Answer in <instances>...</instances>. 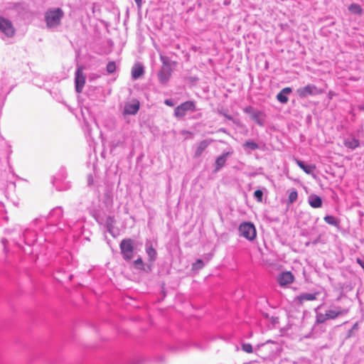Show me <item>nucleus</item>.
Here are the masks:
<instances>
[{
	"label": "nucleus",
	"mask_w": 364,
	"mask_h": 364,
	"mask_svg": "<svg viewBox=\"0 0 364 364\" xmlns=\"http://www.w3.org/2000/svg\"><path fill=\"white\" fill-rule=\"evenodd\" d=\"M11 239L20 248H23V244L31 247L33 245L42 246L46 242H51V237L48 234L47 231L43 227H36L34 225V220L28 228L22 231L21 235H19L18 239L14 236H13Z\"/></svg>",
	"instance_id": "nucleus-1"
},
{
	"label": "nucleus",
	"mask_w": 364,
	"mask_h": 364,
	"mask_svg": "<svg viewBox=\"0 0 364 364\" xmlns=\"http://www.w3.org/2000/svg\"><path fill=\"white\" fill-rule=\"evenodd\" d=\"M63 215V210L61 206H57L53 208L47 218L40 217L34 220V225L36 227L42 228L47 231L51 237V235L55 233L60 227L58 228L59 221Z\"/></svg>",
	"instance_id": "nucleus-2"
},
{
	"label": "nucleus",
	"mask_w": 364,
	"mask_h": 364,
	"mask_svg": "<svg viewBox=\"0 0 364 364\" xmlns=\"http://www.w3.org/2000/svg\"><path fill=\"white\" fill-rule=\"evenodd\" d=\"M88 210L90 215L95 218L97 223L102 225L105 224L107 230L113 235L112 230L114 228V225L115 223L114 217L112 215H108L105 220L103 217L101 215L100 210L94 205L88 207Z\"/></svg>",
	"instance_id": "nucleus-3"
},
{
	"label": "nucleus",
	"mask_w": 364,
	"mask_h": 364,
	"mask_svg": "<svg viewBox=\"0 0 364 364\" xmlns=\"http://www.w3.org/2000/svg\"><path fill=\"white\" fill-rule=\"evenodd\" d=\"M64 12L60 8L49 9L45 13V21L48 28L58 27L61 22Z\"/></svg>",
	"instance_id": "nucleus-4"
},
{
	"label": "nucleus",
	"mask_w": 364,
	"mask_h": 364,
	"mask_svg": "<svg viewBox=\"0 0 364 364\" xmlns=\"http://www.w3.org/2000/svg\"><path fill=\"white\" fill-rule=\"evenodd\" d=\"M119 249L122 258L127 262L131 261L134 255V241L131 238L123 239Z\"/></svg>",
	"instance_id": "nucleus-5"
},
{
	"label": "nucleus",
	"mask_w": 364,
	"mask_h": 364,
	"mask_svg": "<svg viewBox=\"0 0 364 364\" xmlns=\"http://www.w3.org/2000/svg\"><path fill=\"white\" fill-rule=\"evenodd\" d=\"M67 177V172L65 168H60L58 173L53 177L52 183L53 187L58 191H63L68 190L70 185L68 182H65L64 180Z\"/></svg>",
	"instance_id": "nucleus-6"
},
{
	"label": "nucleus",
	"mask_w": 364,
	"mask_h": 364,
	"mask_svg": "<svg viewBox=\"0 0 364 364\" xmlns=\"http://www.w3.org/2000/svg\"><path fill=\"white\" fill-rule=\"evenodd\" d=\"M238 232L240 237L247 240L252 241L257 236L256 228L251 222H243L238 227Z\"/></svg>",
	"instance_id": "nucleus-7"
},
{
	"label": "nucleus",
	"mask_w": 364,
	"mask_h": 364,
	"mask_svg": "<svg viewBox=\"0 0 364 364\" xmlns=\"http://www.w3.org/2000/svg\"><path fill=\"white\" fill-rule=\"evenodd\" d=\"M196 110V103L193 101H186L174 109L173 115L177 119H183L188 112H194Z\"/></svg>",
	"instance_id": "nucleus-8"
},
{
	"label": "nucleus",
	"mask_w": 364,
	"mask_h": 364,
	"mask_svg": "<svg viewBox=\"0 0 364 364\" xmlns=\"http://www.w3.org/2000/svg\"><path fill=\"white\" fill-rule=\"evenodd\" d=\"M245 113L250 115L251 119L259 126L263 127L266 114L264 112L255 108L252 106H247L243 109Z\"/></svg>",
	"instance_id": "nucleus-9"
},
{
	"label": "nucleus",
	"mask_w": 364,
	"mask_h": 364,
	"mask_svg": "<svg viewBox=\"0 0 364 364\" xmlns=\"http://www.w3.org/2000/svg\"><path fill=\"white\" fill-rule=\"evenodd\" d=\"M15 29L11 21L0 16V38H9L14 35Z\"/></svg>",
	"instance_id": "nucleus-10"
},
{
	"label": "nucleus",
	"mask_w": 364,
	"mask_h": 364,
	"mask_svg": "<svg viewBox=\"0 0 364 364\" xmlns=\"http://www.w3.org/2000/svg\"><path fill=\"white\" fill-rule=\"evenodd\" d=\"M323 90L318 89L315 85L308 84L307 85L300 87L297 90V94L301 98H306L309 96H314L320 95Z\"/></svg>",
	"instance_id": "nucleus-11"
},
{
	"label": "nucleus",
	"mask_w": 364,
	"mask_h": 364,
	"mask_svg": "<svg viewBox=\"0 0 364 364\" xmlns=\"http://www.w3.org/2000/svg\"><path fill=\"white\" fill-rule=\"evenodd\" d=\"M348 311V309L343 308L340 306H333L331 309L326 311V316H328V320H333L346 315Z\"/></svg>",
	"instance_id": "nucleus-12"
},
{
	"label": "nucleus",
	"mask_w": 364,
	"mask_h": 364,
	"mask_svg": "<svg viewBox=\"0 0 364 364\" xmlns=\"http://www.w3.org/2000/svg\"><path fill=\"white\" fill-rule=\"evenodd\" d=\"M172 68L171 65H162L158 73V80L161 85H166L172 75Z\"/></svg>",
	"instance_id": "nucleus-13"
},
{
	"label": "nucleus",
	"mask_w": 364,
	"mask_h": 364,
	"mask_svg": "<svg viewBox=\"0 0 364 364\" xmlns=\"http://www.w3.org/2000/svg\"><path fill=\"white\" fill-rule=\"evenodd\" d=\"M68 227L73 233V237H79L82 234L84 220L79 219L74 222H68Z\"/></svg>",
	"instance_id": "nucleus-14"
},
{
	"label": "nucleus",
	"mask_w": 364,
	"mask_h": 364,
	"mask_svg": "<svg viewBox=\"0 0 364 364\" xmlns=\"http://www.w3.org/2000/svg\"><path fill=\"white\" fill-rule=\"evenodd\" d=\"M85 83V76L83 75L81 68H77L75 74V86L76 92H82Z\"/></svg>",
	"instance_id": "nucleus-15"
},
{
	"label": "nucleus",
	"mask_w": 364,
	"mask_h": 364,
	"mask_svg": "<svg viewBox=\"0 0 364 364\" xmlns=\"http://www.w3.org/2000/svg\"><path fill=\"white\" fill-rule=\"evenodd\" d=\"M294 280V276L291 272H282L278 275L277 278L278 284L282 287L291 284L293 283Z\"/></svg>",
	"instance_id": "nucleus-16"
},
{
	"label": "nucleus",
	"mask_w": 364,
	"mask_h": 364,
	"mask_svg": "<svg viewBox=\"0 0 364 364\" xmlns=\"http://www.w3.org/2000/svg\"><path fill=\"white\" fill-rule=\"evenodd\" d=\"M232 150L223 152L220 156L216 158L215 162V172L219 171L226 164L228 157L232 154Z\"/></svg>",
	"instance_id": "nucleus-17"
},
{
	"label": "nucleus",
	"mask_w": 364,
	"mask_h": 364,
	"mask_svg": "<svg viewBox=\"0 0 364 364\" xmlns=\"http://www.w3.org/2000/svg\"><path fill=\"white\" fill-rule=\"evenodd\" d=\"M213 141L211 139H207L200 141L195 149L194 156L198 158L200 157L205 149Z\"/></svg>",
	"instance_id": "nucleus-18"
},
{
	"label": "nucleus",
	"mask_w": 364,
	"mask_h": 364,
	"mask_svg": "<svg viewBox=\"0 0 364 364\" xmlns=\"http://www.w3.org/2000/svg\"><path fill=\"white\" fill-rule=\"evenodd\" d=\"M139 102L138 101H135L132 103H126L124 107L123 113L124 114H136L139 109Z\"/></svg>",
	"instance_id": "nucleus-19"
},
{
	"label": "nucleus",
	"mask_w": 364,
	"mask_h": 364,
	"mask_svg": "<svg viewBox=\"0 0 364 364\" xmlns=\"http://www.w3.org/2000/svg\"><path fill=\"white\" fill-rule=\"evenodd\" d=\"M344 146L350 150H355L360 146L359 139H356L353 136L345 138L343 140Z\"/></svg>",
	"instance_id": "nucleus-20"
},
{
	"label": "nucleus",
	"mask_w": 364,
	"mask_h": 364,
	"mask_svg": "<svg viewBox=\"0 0 364 364\" xmlns=\"http://www.w3.org/2000/svg\"><path fill=\"white\" fill-rule=\"evenodd\" d=\"M319 292L314 293H302L296 297V301L302 304L304 301H314L317 299Z\"/></svg>",
	"instance_id": "nucleus-21"
},
{
	"label": "nucleus",
	"mask_w": 364,
	"mask_h": 364,
	"mask_svg": "<svg viewBox=\"0 0 364 364\" xmlns=\"http://www.w3.org/2000/svg\"><path fill=\"white\" fill-rule=\"evenodd\" d=\"M296 164L297 166L301 168L307 174H313L314 170L316 169V166L313 164H306L304 161L295 159Z\"/></svg>",
	"instance_id": "nucleus-22"
},
{
	"label": "nucleus",
	"mask_w": 364,
	"mask_h": 364,
	"mask_svg": "<svg viewBox=\"0 0 364 364\" xmlns=\"http://www.w3.org/2000/svg\"><path fill=\"white\" fill-rule=\"evenodd\" d=\"M144 73V68L141 63L135 64L132 69V77L133 80L140 78Z\"/></svg>",
	"instance_id": "nucleus-23"
},
{
	"label": "nucleus",
	"mask_w": 364,
	"mask_h": 364,
	"mask_svg": "<svg viewBox=\"0 0 364 364\" xmlns=\"http://www.w3.org/2000/svg\"><path fill=\"white\" fill-rule=\"evenodd\" d=\"M292 92V90L291 87H284L283 88L277 95V100L282 103L286 104L289 98L287 97V95L290 94Z\"/></svg>",
	"instance_id": "nucleus-24"
},
{
	"label": "nucleus",
	"mask_w": 364,
	"mask_h": 364,
	"mask_svg": "<svg viewBox=\"0 0 364 364\" xmlns=\"http://www.w3.org/2000/svg\"><path fill=\"white\" fill-rule=\"evenodd\" d=\"M146 253L149 257V259L151 262H154L157 257V252L155 248L153 247L151 242H146L145 244Z\"/></svg>",
	"instance_id": "nucleus-25"
},
{
	"label": "nucleus",
	"mask_w": 364,
	"mask_h": 364,
	"mask_svg": "<svg viewBox=\"0 0 364 364\" xmlns=\"http://www.w3.org/2000/svg\"><path fill=\"white\" fill-rule=\"evenodd\" d=\"M308 202L311 207L314 208H318L322 206L321 198L316 194H311L308 197Z\"/></svg>",
	"instance_id": "nucleus-26"
},
{
	"label": "nucleus",
	"mask_w": 364,
	"mask_h": 364,
	"mask_svg": "<svg viewBox=\"0 0 364 364\" xmlns=\"http://www.w3.org/2000/svg\"><path fill=\"white\" fill-rule=\"evenodd\" d=\"M242 147L247 151V153L250 154L252 151H255L259 149V145L251 140L246 141L243 144Z\"/></svg>",
	"instance_id": "nucleus-27"
},
{
	"label": "nucleus",
	"mask_w": 364,
	"mask_h": 364,
	"mask_svg": "<svg viewBox=\"0 0 364 364\" xmlns=\"http://www.w3.org/2000/svg\"><path fill=\"white\" fill-rule=\"evenodd\" d=\"M323 220L326 223L334 227H338L340 225V220L333 215H326Z\"/></svg>",
	"instance_id": "nucleus-28"
},
{
	"label": "nucleus",
	"mask_w": 364,
	"mask_h": 364,
	"mask_svg": "<svg viewBox=\"0 0 364 364\" xmlns=\"http://www.w3.org/2000/svg\"><path fill=\"white\" fill-rule=\"evenodd\" d=\"M348 10L351 14L361 15L363 14V9L361 6L355 3L351 4L348 6Z\"/></svg>",
	"instance_id": "nucleus-29"
},
{
	"label": "nucleus",
	"mask_w": 364,
	"mask_h": 364,
	"mask_svg": "<svg viewBox=\"0 0 364 364\" xmlns=\"http://www.w3.org/2000/svg\"><path fill=\"white\" fill-rule=\"evenodd\" d=\"M298 198V193L295 188L289 191L288 203L291 204Z\"/></svg>",
	"instance_id": "nucleus-30"
},
{
	"label": "nucleus",
	"mask_w": 364,
	"mask_h": 364,
	"mask_svg": "<svg viewBox=\"0 0 364 364\" xmlns=\"http://www.w3.org/2000/svg\"><path fill=\"white\" fill-rule=\"evenodd\" d=\"M328 320V316L325 314L316 313V321L317 323H323Z\"/></svg>",
	"instance_id": "nucleus-31"
},
{
	"label": "nucleus",
	"mask_w": 364,
	"mask_h": 364,
	"mask_svg": "<svg viewBox=\"0 0 364 364\" xmlns=\"http://www.w3.org/2000/svg\"><path fill=\"white\" fill-rule=\"evenodd\" d=\"M205 266V263L203 259H198L192 265L193 270H200Z\"/></svg>",
	"instance_id": "nucleus-32"
},
{
	"label": "nucleus",
	"mask_w": 364,
	"mask_h": 364,
	"mask_svg": "<svg viewBox=\"0 0 364 364\" xmlns=\"http://www.w3.org/2000/svg\"><path fill=\"white\" fill-rule=\"evenodd\" d=\"M134 267L139 270H144V264L142 261V259L141 257L137 258L134 262Z\"/></svg>",
	"instance_id": "nucleus-33"
},
{
	"label": "nucleus",
	"mask_w": 364,
	"mask_h": 364,
	"mask_svg": "<svg viewBox=\"0 0 364 364\" xmlns=\"http://www.w3.org/2000/svg\"><path fill=\"white\" fill-rule=\"evenodd\" d=\"M263 191L260 189H258V190H256L255 192H254V198H255V200L257 201V202H262V200H263Z\"/></svg>",
	"instance_id": "nucleus-34"
},
{
	"label": "nucleus",
	"mask_w": 364,
	"mask_h": 364,
	"mask_svg": "<svg viewBox=\"0 0 364 364\" xmlns=\"http://www.w3.org/2000/svg\"><path fill=\"white\" fill-rule=\"evenodd\" d=\"M106 70L109 74L113 73L116 70L115 62L109 61L107 65Z\"/></svg>",
	"instance_id": "nucleus-35"
},
{
	"label": "nucleus",
	"mask_w": 364,
	"mask_h": 364,
	"mask_svg": "<svg viewBox=\"0 0 364 364\" xmlns=\"http://www.w3.org/2000/svg\"><path fill=\"white\" fill-rule=\"evenodd\" d=\"M242 350L247 353L253 352L252 346L250 343H242Z\"/></svg>",
	"instance_id": "nucleus-36"
},
{
	"label": "nucleus",
	"mask_w": 364,
	"mask_h": 364,
	"mask_svg": "<svg viewBox=\"0 0 364 364\" xmlns=\"http://www.w3.org/2000/svg\"><path fill=\"white\" fill-rule=\"evenodd\" d=\"M5 145H6V154L7 155V156H6L7 161H8V163H9L10 156L12 154V149H11V146L9 145L7 142H5Z\"/></svg>",
	"instance_id": "nucleus-37"
},
{
	"label": "nucleus",
	"mask_w": 364,
	"mask_h": 364,
	"mask_svg": "<svg viewBox=\"0 0 364 364\" xmlns=\"http://www.w3.org/2000/svg\"><path fill=\"white\" fill-rule=\"evenodd\" d=\"M160 60L162 63V65H164L165 64L166 65H171L170 63V61H169V59L166 57V56H164V55H160Z\"/></svg>",
	"instance_id": "nucleus-38"
},
{
	"label": "nucleus",
	"mask_w": 364,
	"mask_h": 364,
	"mask_svg": "<svg viewBox=\"0 0 364 364\" xmlns=\"http://www.w3.org/2000/svg\"><path fill=\"white\" fill-rule=\"evenodd\" d=\"M164 104L168 107H173L175 105V102L173 99H166L164 100Z\"/></svg>",
	"instance_id": "nucleus-39"
},
{
	"label": "nucleus",
	"mask_w": 364,
	"mask_h": 364,
	"mask_svg": "<svg viewBox=\"0 0 364 364\" xmlns=\"http://www.w3.org/2000/svg\"><path fill=\"white\" fill-rule=\"evenodd\" d=\"M93 183V178L92 175H89L87 178V183L89 186H91Z\"/></svg>",
	"instance_id": "nucleus-40"
},
{
	"label": "nucleus",
	"mask_w": 364,
	"mask_h": 364,
	"mask_svg": "<svg viewBox=\"0 0 364 364\" xmlns=\"http://www.w3.org/2000/svg\"><path fill=\"white\" fill-rule=\"evenodd\" d=\"M105 198H106L105 203H107V204L108 203H112V198L109 197V194H106V195H105Z\"/></svg>",
	"instance_id": "nucleus-41"
},
{
	"label": "nucleus",
	"mask_w": 364,
	"mask_h": 364,
	"mask_svg": "<svg viewBox=\"0 0 364 364\" xmlns=\"http://www.w3.org/2000/svg\"><path fill=\"white\" fill-rule=\"evenodd\" d=\"M357 262L364 269V261L360 258H357Z\"/></svg>",
	"instance_id": "nucleus-42"
},
{
	"label": "nucleus",
	"mask_w": 364,
	"mask_h": 364,
	"mask_svg": "<svg viewBox=\"0 0 364 364\" xmlns=\"http://www.w3.org/2000/svg\"><path fill=\"white\" fill-rule=\"evenodd\" d=\"M139 9L141 7L142 0H134Z\"/></svg>",
	"instance_id": "nucleus-43"
},
{
	"label": "nucleus",
	"mask_w": 364,
	"mask_h": 364,
	"mask_svg": "<svg viewBox=\"0 0 364 364\" xmlns=\"http://www.w3.org/2000/svg\"><path fill=\"white\" fill-rule=\"evenodd\" d=\"M1 242L4 245V250L6 251V242H7V240L6 239H2Z\"/></svg>",
	"instance_id": "nucleus-44"
},
{
	"label": "nucleus",
	"mask_w": 364,
	"mask_h": 364,
	"mask_svg": "<svg viewBox=\"0 0 364 364\" xmlns=\"http://www.w3.org/2000/svg\"><path fill=\"white\" fill-rule=\"evenodd\" d=\"M4 100H0V107H2V106L4 105Z\"/></svg>",
	"instance_id": "nucleus-45"
},
{
	"label": "nucleus",
	"mask_w": 364,
	"mask_h": 364,
	"mask_svg": "<svg viewBox=\"0 0 364 364\" xmlns=\"http://www.w3.org/2000/svg\"><path fill=\"white\" fill-rule=\"evenodd\" d=\"M267 343H273L274 342L272 340H268L266 342Z\"/></svg>",
	"instance_id": "nucleus-46"
},
{
	"label": "nucleus",
	"mask_w": 364,
	"mask_h": 364,
	"mask_svg": "<svg viewBox=\"0 0 364 364\" xmlns=\"http://www.w3.org/2000/svg\"><path fill=\"white\" fill-rule=\"evenodd\" d=\"M19 230H17V229H15L16 230H17L18 232H21V229L20 228H18Z\"/></svg>",
	"instance_id": "nucleus-47"
},
{
	"label": "nucleus",
	"mask_w": 364,
	"mask_h": 364,
	"mask_svg": "<svg viewBox=\"0 0 364 364\" xmlns=\"http://www.w3.org/2000/svg\"><path fill=\"white\" fill-rule=\"evenodd\" d=\"M360 110H363V109H364V107H360Z\"/></svg>",
	"instance_id": "nucleus-48"
},
{
	"label": "nucleus",
	"mask_w": 364,
	"mask_h": 364,
	"mask_svg": "<svg viewBox=\"0 0 364 364\" xmlns=\"http://www.w3.org/2000/svg\"><path fill=\"white\" fill-rule=\"evenodd\" d=\"M294 364H296V363H295V362H294Z\"/></svg>",
	"instance_id": "nucleus-49"
}]
</instances>
